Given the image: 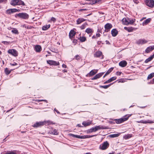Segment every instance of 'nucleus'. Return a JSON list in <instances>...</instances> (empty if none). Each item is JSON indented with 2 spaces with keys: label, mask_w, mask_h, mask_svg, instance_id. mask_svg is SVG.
Masks as SVG:
<instances>
[{
  "label": "nucleus",
  "mask_w": 154,
  "mask_h": 154,
  "mask_svg": "<svg viewBox=\"0 0 154 154\" xmlns=\"http://www.w3.org/2000/svg\"><path fill=\"white\" fill-rule=\"evenodd\" d=\"M93 32V30L92 29L89 28H87L85 30V32L88 34H92Z\"/></svg>",
  "instance_id": "cd10ccee"
},
{
  "label": "nucleus",
  "mask_w": 154,
  "mask_h": 154,
  "mask_svg": "<svg viewBox=\"0 0 154 154\" xmlns=\"http://www.w3.org/2000/svg\"><path fill=\"white\" fill-rule=\"evenodd\" d=\"M50 27V25H46L43 26L42 28V29L43 30H45L49 29Z\"/></svg>",
  "instance_id": "bb28decb"
},
{
  "label": "nucleus",
  "mask_w": 154,
  "mask_h": 154,
  "mask_svg": "<svg viewBox=\"0 0 154 154\" xmlns=\"http://www.w3.org/2000/svg\"><path fill=\"white\" fill-rule=\"evenodd\" d=\"M69 135L74 137H76L77 138H79L81 139L85 138L84 137H83V136L75 135L71 133L69 134Z\"/></svg>",
  "instance_id": "6ab92c4d"
},
{
  "label": "nucleus",
  "mask_w": 154,
  "mask_h": 154,
  "mask_svg": "<svg viewBox=\"0 0 154 154\" xmlns=\"http://www.w3.org/2000/svg\"><path fill=\"white\" fill-rule=\"evenodd\" d=\"M11 4L13 6L16 5H22L24 6V3L21 0H12L11 2Z\"/></svg>",
  "instance_id": "f03ea898"
},
{
  "label": "nucleus",
  "mask_w": 154,
  "mask_h": 154,
  "mask_svg": "<svg viewBox=\"0 0 154 154\" xmlns=\"http://www.w3.org/2000/svg\"><path fill=\"white\" fill-rule=\"evenodd\" d=\"M150 82L152 84H154V78Z\"/></svg>",
  "instance_id": "bf43d9fd"
},
{
  "label": "nucleus",
  "mask_w": 154,
  "mask_h": 154,
  "mask_svg": "<svg viewBox=\"0 0 154 154\" xmlns=\"http://www.w3.org/2000/svg\"><path fill=\"white\" fill-rule=\"evenodd\" d=\"M145 107V106H140V108H144Z\"/></svg>",
  "instance_id": "338daca9"
},
{
  "label": "nucleus",
  "mask_w": 154,
  "mask_h": 154,
  "mask_svg": "<svg viewBox=\"0 0 154 154\" xmlns=\"http://www.w3.org/2000/svg\"><path fill=\"white\" fill-rule=\"evenodd\" d=\"M85 20L83 18H79L76 21L77 24H79Z\"/></svg>",
  "instance_id": "b1692460"
},
{
  "label": "nucleus",
  "mask_w": 154,
  "mask_h": 154,
  "mask_svg": "<svg viewBox=\"0 0 154 154\" xmlns=\"http://www.w3.org/2000/svg\"><path fill=\"white\" fill-rule=\"evenodd\" d=\"M131 137V135H130V134H128V135H126L125 136V139H128V138H130Z\"/></svg>",
  "instance_id": "de8ad7c7"
},
{
  "label": "nucleus",
  "mask_w": 154,
  "mask_h": 154,
  "mask_svg": "<svg viewBox=\"0 0 154 154\" xmlns=\"http://www.w3.org/2000/svg\"><path fill=\"white\" fill-rule=\"evenodd\" d=\"M80 41L81 42H84L86 40V38L85 37L80 36L79 38Z\"/></svg>",
  "instance_id": "c9c22d12"
},
{
  "label": "nucleus",
  "mask_w": 154,
  "mask_h": 154,
  "mask_svg": "<svg viewBox=\"0 0 154 154\" xmlns=\"http://www.w3.org/2000/svg\"><path fill=\"white\" fill-rule=\"evenodd\" d=\"M97 136V134H95V135H86V136H83V137H84L85 138H91V137H94V136Z\"/></svg>",
  "instance_id": "79ce46f5"
},
{
  "label": "nucleus",
  "mask_w": 154,
  "mask_h": 154,
  "mask_svg": "<svg viewBox=\"0 0 154 154\" xmlns=\"http://www.w3.org/2000/svg\"><path fill=\"white\" fill-rule=\"evenodd\" d=\"M147 123H154V122L152 121L148 120H147Z\"/></svg>",
  "instance_id": "3c124183"
},
{
  "label": "nucleus",
  "mask_w": 154,
  "mask_h": 154,
  "mask_svg": "<svg viewBox=\"0 0 154 154\" xmlns=\"http://www.w3.org/2000/svg\"><path fill=\"white\" fill-rule=\"evenodd\" d=\"M51 20V21H53L54 22H55L56 21V19L54 17H52Z\"/></svg>",
  "instance_id": "5fc2aeb1"
},
{
  "label": "nucleus",
  "mask_w": 154,
  "mask_h": 154,
  "mask_svg": "<svg viewBox=\"0 0 154 154\" xmlns=\"http://www.w3.org/2000/svg\"><path fill=\"white\" fill-rule=\"evenodd\" d=\"M111 34L113 36L115 37L118 34V31L116 29H113L111 31Z\"/></svg>",
  "instance_id": "aec40b11"
},
{
  "label": "nucleus",
  "mask_w": 154,
  "mask_h": 154,
  "mask_svg": "<svg viewBox=\"0 0 154 154\" xmlns=\"http://www.w3.org/2000/svg\"><path fill=\"white\" fill-rule=\"evenodd\" d=\"M129 116L127 117H124L118 119H115L113 121L117 124H120L127 120L129 118Z\"/></svg>",
  "instance_id": "7ed1b4c3"
},
{
  "label": "nucleus",
  "mask_w": 154,
  "mask_h": 154,
  "mask_svg": "<svg viewBox=\"0 0 154 154\" xmlns=\"http://www.w3.org/2000/svg\"><path fill=\"white\" fill-rule=\"evenodd\" d=\"M107 75H106V74L105 73V74L103 76V78H104Z\"/></svg>",
  "instance_id": "774afa93"
},
{
  "label": "nucleus",
  "mask_w": 154,
  "mask_h": 154,
  "mask_svg": "<svg viewBox=\"0 0 154 154\" xmlns=\"http://www.w3.org/2000/svg\"><path fill=\"white\" fill-rule=\"evenodd\" d=\"M8 54H10L14 57H17L18 55V52L14 49H9L8 51Z\"/></svg>",
  "instance_id": "39448f33"
},
{
  "label": "nucleus",
  "mask_w": 154,
  "mask_h": 154,
  "mask_svg": "<svg viewBox=\"0 0 154 154\" xmlns=\"http://www.w3.org/2000/svg\"><path fill=\"white\" fill-rule=\"evenodd\" d=\"M100 33H97L96 35H93L92 38V39L97 38L98 37H100Z\"/></svg>",
  "instance_id": "4c0bfd02"
},
{
  "label": "nucleus",
  "mask_w": 154,
  "mask_h": 154,
  "mask_svg": "<svg viewBox=\"0 0 154 154\" xmlns=\"http://www.w3.org/2000/svg\"><path fill=\"white\" fill-rule=\"evenodd\" d=\"M104 73V72H101L96 74L93 78L91 79V80H93L100 78Z\"/></svg>",
  "instance_id": "9b49d317"
},
{
  "label": "nucleus",
  "mask_w": 154,
  "mask_h": 154,
  "mask_svg": "<svg viewBox=\"0 0 154 154\" xmlns=\"http://www.w3.org/2000/svg\"><path fill=\"white\" fill-rule=\"evenodd\" d=\"M154 58V54L152 55L151 56L149 57L148 58L146 59L145 60V63H147L148 62L151 61Z\"/></svg>",
  "instance_id": "5701e85b"
},
{
  "label": "nucleus",
  "mask_w": 154,
  "mask_h": 154,
  "mask_svg": "<svg viewBox=\"0 0 154 154\" xmlns=\"http://www.w3.org/2000/svg\"><path fill=\"white\" fill-rule=\"evenodd\" d=\"M112 25L110 23L106 24L104 26L105 32H107L110 31V29L112 28Z\"/></svg>",
  "instance_id": "0eeeda50"
},
{
  "label": "nucleus",
  "mask_w": 154,
  "mask_h": 154,
  "mask_svg": "<svg viewBox=\"0 0 154 154\" xmlns=\"http://www.w3.org/2000/svg\"><path fill=\"white\" fill-rule=\"evenodd\" d=\"M77 126L79 127H82V126H81V125L80 124H78L77 125Z\"/></svg>",
  "instance_id": "0e129e2a"
},
{
  "label": "nucleus",
  "mask_w": 154,
  "mask_h": 154,
  "mask_svg": "<svg viewBox=\"0 0 154 154\" xmlns=\"http://www.w3.org/2000/svg\"><path fill=\"white\" fill-rule=\"evenodd\" d=\"M94 128L96 131L100 129H104L108 128L107 127H106L105 126L103 125L96 126L94 127Z\"/></svg>",
  "instance_id": "1a4fd4ad"
},
{
  "label": "nucleus",
  "mask_w": 154,
  "mask_h": 154,
  "mask_svg": "<svg viewBox=\"0 0 154 154\" xmlns=\"http://www.w3.org/2000/svg\"><path fill=\"white\" fill-rule=\"evenodd\" d=\"M135 20V19H130L128 17L124 18L122 20V23L125 25L132 24L134 23Z\"/></svg>",
  "instance_id": "f257e3e1"
},
{
  "label": "nucleus",
  "mask_w": 154,
  "mask_h": 154,
  "mask_svg": "<svg viewBox=\"0 0 154 154\" xmlns=\"http://www.w3.org/2000/svg\"><path fill=\"white\" fill-rule=\"evenodd\" d=\"M133 2L136 3V4H137L139 3V1L137 0H133Z\"/></svg>",
  "instance_id": "6e6d98bb"
},
{
  "label": "nucleus",
  "mask_w": 154,
  "mask_h": 154,
  "mask_svg": "<svg viewBox=\"0 0 154 154\" xmlns=\"http://www.w3.org/2000/svg\"><path fill=\"white\" fill-rule=\"evenodd\" d=\"M111 84H109L107 85H105L104 86H100V87L101 88H103L104 89H107L108 88H109L110 86L111 85Z\"/></svg>",
  "instance_id": "58836bf2"
},
{
  "label": "nucleus",
  "mask_w": 154,
  "mask_h": 154,
  "mask_svg": "<svg viewBox=\"0 0 154 154\" xmlns=\"http://www.w3.org/2000/svg\"><path fill=\"white\" fill-rule=\"evenodd\" d=\"M51 134L54 135H57L58 134V133L57 131L55 130H52L51 131Z\"/></svg>",
  "instance_id": "f704fd0d"
},
{
  "label": "nucleus",
  "mask_w": 154,
  "mask_h": 154,
  "mask_svg": "<svg viewBox=\"0 0 154 154\" xmlns=\"http://www.w3.org/2000/svg\"><path fill=\"white\" fill-rule=\"evenodd\" d=\"M97 69H93L91 70L87 75H89L90 76H93L97 73Z\"/></svg>",
  "instance_id": "2eb2a0df"
},
{
  "label": "nucleus",
  "mask_w": 154,
  "mask_h": 154,
  "mask_svg": "<svg viewBox=\"0 0 154 154\" xmlns=\"http://www.w3.org/2000/svg\"><path fill=\"white\" fill-rule=\"evenodd\" d=\"M85 24H83L81 26V28L82 29H83L85 28Z\"/></svg>",
  "instance_id": "8fccbe9b"
},
{
  "label": "nucleus",
  "mask_w": 154,
  "mask_h": 154,
  "mask_svg": "<svg viewBox=\"0 0 154 154\" xmlns=\"http://www.w3.org/2000/svg\"><path fill=\"white\" fill-rule=\"evenodd\" d=\"M6 13L7 14H11L13 13L11 9H8L6 11Z\"/></svg>",
  "instance_id": "c03bdc74"
},
{
  "label": "nucleus",
  "mask_w": 154,
  "mask_h": 154,
  "mask_svg": "<svg viewBox=\"0 0 154 154\" xmlns=\"http://www.w3.org/2000/svg\"><path fill=\"white\" fill-rule=\"evenodd\" d=\"M96 132L95 131V129L94 127H93L87 131V132L88 133H90L93 132Z\"/></svg>",
  "instance_id": "c756f323"
},
{
  "label": "nucleus",
  "mask_w": 154,
  "mask_h": 154,
  "mask_svg": "<svg viewBox=\"0 0 154 154\" xmlns=\"http://www.w3.org/2000/svg\"><path fill=\"white\" fill-rule=\"evenodd\" d=\"M76 34V32H75L73 30H71L69 34V37L70 38H73L75 36Z\"/></svg>",
  "instance_id": "ddd939ff"
},
{
  "label": "nucleus",
  "mask_w": 154,
  "mask_h": 154,
  "mask_svg": "<svg viewBox=\"0 0 154 154\" xmlns=\"http://www.w3.org/2000/svg\"><path fill=\"white\" fill-rule=\"evenodd\" d=\"M154 76V72H152L148 75L147 79L149 80L152 79L153 77Z\"/></svg>",
  "instance_id": "473e14b6"
},
{
  "label": "nucleus",
  "mask_w": 154,
  "mask_h": 154,
  "mask_svg": "<svg viewBox=\"0 0 154 154\" xmlns=\"http://www.w3.org/2000/svg\"><path fill=\"white\" fill-rule=\"evenodd\" d=\"M12 71V70H9L7 68H6L5 70V72L7 75H8L10 74Z\"/></svg>",
  "instance_id": "7c9ffc66"
},
{
  "label": "nucleus",
  "mask_w": 154,
  "mask_h": 154,
  "mask_svg": "<svg viewBox=\"0 0 154 154\" xmlns=\"http://www.w3.org/2000/svg\"><path fill=\"white\" fill-rule=\"evenodd\" d=\"M138 122L142 123H143V124H146V123H147V121H143V120H141V121H140L139 122Z\"/></svg>",
  "instance_id": "a18cd8bd"
},
{
  "label": "nucleus",
  "mask_w": 154,
  "mask_h": 154,
  "mask_svg": "<svg viewBox=\"0 0 154 154\" xmlns=\"http://www.w3.org/2000/svg\"><path fill=\"white\" fill-rule=\"evenodd\" d=\"M102 55V53L100 51L96 52L94 54V56L97 57H100Z\"/></svg>",
  "instance_id": "4be33fe9"
},
{
  "label": "nucleus",
  "mask_w": 154,
  "mask_h": 154,
  "mask_svg": "<svg viewBox=\"0 0 154 154\" xmlns=\"http://www.w3.org/2000/svg\"><path fill=\"white\" fill-rule=\"evenodd\" d=\"M23 27L27 29H31L32 28V26H26L25 25H23Z\"/></svg>",
  "instance_id": "a19ab883"
},
{
  "label": "nucleus",
  "mask_w": 154,
  "mask_h": 154,
  "mask_svg": "<svg viewBox=\"0 0 154 154\" xmlns=\"http://www.w3.org/2000/svg\"><path fill=\"white\" fill-rule=\"evenodd\" d=\"M109 146V144L107 141L104 142L100 146V149L102 150L106 149Z\"/></svg>",
  "instance_id": "423d86ee"
},
{
  "label": "nucleus",
  "mask_w": 154,
  "mask_h": 154,
  "mask_svg": "<svg viewBox=\"0 0 154 154\" xmlns=\"http://www.w3.org/2000/svg\"><path fill=\"white\" fill-rule=\"evenodd\" d=\"M11 10H12V13L16 12L18 11L17 9L15 8L11 9Z\"/></svg>",
  "instance_id": "09e8293b"
},
{
  "label": "nucleus",
  "mask_w": 154,
  "mask_h": 154,
  "mask_svg": "<svg viewBox=\"0 0 154 154\" xmlns=\"http://www.w3.org/2000/svg\"><path fill=\"white\" fill-rule=\"evenodd\" d=\"M119 134H110L109 135V137L111 138H114L118 137L119 136Z\"/></svg>",
  "instance_id": "72a5a7b5"
},
{
  "label": "nucleus",
  "mask_w": 154,
  "mask_h": 154,
  "mask_svg": "<svg viewBox=\"0 0 154 154\" xmlns=\"http://www.w3.org/2000/svg\"><path fill=\"white\" fill-rule=\"evenodd\" d=\"M146 5L149 7L152 8L154 7V1L149 0L146 2Z\"/></svg>",
  "instance_id": "9d476101"
},
{
  "label": "nucleus",
  "mask_w": 154,
  "mask_h": 154,
  "mask_svg": "<svg viewBox=\"0 0 154 154\" xmlns=\"http://www.w3.org/2000/svg\"><path fill=\"white\" fill-rule=\"evenodd\" d=\"M121 73H122V72L118 71L116 72V74L117 75H121Z\"/></svg>",
  "instance_id": "864d4df0"
},
{
  "label": "nucleus",
  "mask_w": 154,
  "mask_h": 154,
  "mask_svg": "<svg viewBox=\"0 0 154 154\" xmlns=\"http://www.w3.org/2000/svg\"><path fill=\"white\" fill-rule=\"evenodd\" d=\"M14 34H18L19 33L18 30L16 28H14L11 31Z\"/></svg>",
  "instance_id": "e433bc0d"
},
{
  "label": "nucleus",
  "mask_w": 154,
  "mask_h": 154,
  "mask_svg": "<svg viewBox=\"0 0 154 154\" xmlns=\"http://www.w3.org/2000/svg\"><path fill=\"white\" fill-rule=\"evenodd\" d=\"M47 63L50 65H53L55 66H58L59 65V63L58 62L52 60H48L47 61Z\"/></svg>",
  "instance_id": "6e6552de"
},
{
  "label": "nucleus",
  "mask_w": 154,
  "mask_h": 154,
  "mask_svg": "<svg viewBox=\"0 0 154 154\" xmlns=\"http://www.w3.org/2000/svg\"><path fill=\"white\" fill-rule=\"evenodd\" d=\"M38 102H40V101H46V100H38Z\"/></svg>",
  "instance_id": "e2e57ef3"
},
{
  "label": "nucleus",
  "mask_w": 154,
  "mask_h": 154,
  "mask_svg": "<svg viewBox=\"0 0 154 154\" xmlns=\"http://www.w3.org/2000/svg\"><path fill=\"white\" fill-rule=\"evenodd\" d=\"M62 67L64 68H66V66L65 64H63L62 65Z\"/></svg>",
  "instance_id": "052dcab7"
},
{
  "label": "nucleus",
  "mask_w": 154,
  "mask_h": 154,
  "mask_svg": "<svg viewBox=\"0 0 154 154\" xmlns=\"http://www.w3.org/2000/svg\"><path fill=\"white\" fill-rule=\"evenodd\" d=\"M154 49V45L150 46L148 48L145 50V52L146 53H148L150 52L151 51Z\"/></svg>",
  "instance_id": "dca6fc26"
},
{
  "label": "nucleus",
  "mask_w": 154,
  "mask_h": 154,
  "mask_svg": "<svg viewBox=\"0 0 154 154\" xmlns=\"http://www.w3.org/2000/svg\"><path fill=\"white\" fill-rule=\"evenodd\" d=\"M10 65L11 66H15L17 65V63H10Z\"/></svg>",
  "instance_id": "4d7b16f0"
},
{
  "label": "nucleus",
  "mask_w": 154,
  "mask_h": 154,
  "mask_svg": "<svg viewBox=\"0 0 154 154\" xmlns=\"http://www.w3.org/2000/svg\"><path fill=\"white\" fill-rule=\"evenodd\" d=\"M44 123V125H49L51 124H55V123H54L53 122H52L50 120L48 121H43Z\"/></svg>",
  "instance_id": "412c9836"
},
{
  "label": "nucleus",
  "mask_w": 154,
  "mask_h": 154,
  "mask_svg": "<svg viewBox=\"0 0 154 154\" xmlns=\"http://www.w3.org/2000/svg\"><path fill=\"white\" fill-rule=\"evenodd\" d=\"M75 57L76 59L77 60H80V56L78 55H76L75 56Z\"/></svg>",
  "instance_id": "49530a36"
},
{
  "label": "nucleus",
  "mask_w": 154,
  "mask_h": 154,
  "mask_svg": "<svg viewBox=\"0 0 154 154\" xmlns=\"http://www.w3.org/2000/svg\"><path fill=\"white\" fill-rule=\"evenodd\" d=\"M34 50L37 52H40L42 50V48L40 45H36L34 48Z\"/></svg>",
  "instance_id": "a211bd4d"
},
{
  "label": "nucleus",
  "mask_w": 154,
  "mask_h": 154,
  "mask_svg": "<svg viewBox=\"0 0 154 154\" xmlns=\"http://www.w3.org/2000/svg\"><path fill=\"white\" fill-rule=\"evenodd\" d=\"M44 125V123L43 122V121H42L36 122L33 125V126L34 127L37 128L38 127H40Z\"/></svg>",
  "instance_id": "f8f14e48"
},
{
  "label": "nucleus",
  "mask_w": 154,
  "mask_h": 154,
  "mask_svg": "<svg viewBox=\"0 0 154 154\" xmlns=\"http://www.w3.org/2000/svg\"><path fill=\"white\" fill-rule=\"evenodd\" d=\"M124 29L128 31V32H132L133 30V29L134 28L132 27H125L124 28Z\"/></svg>",
  "instance_id": "a878e982"
},
{
  "label": "nucleus",
  "mask_w": 154,
  "mask_h": 154,
  "mask_svg": "<svg viewBox=\"0 0 154 154\" xmlns=\"http://www.w3.org/2000/svg\"><path fill=\"white\" fill-rule=\"evenodd\" d=\"M110 82H110V81L109 80V79L108 80L106 81V82H104V84H106L109 83Z\"/></svg>",
  "instance_id": "603ef678"
},
{
  "label": "nucleus",
  "mask_w": 154,
  "mask_h": 154,
  "mask_svg": "<svg viewBox=\"0 0 154 154\" xmlns=\"http://www.w3.org/2000/svg\"><path fill=\"white\" fill-rule=\"evenodd\" d=\"M113 67H111V68L109 69L106 72V75H108L113 70Z\"/></svg>",
  "instance_id": "ea45409f"
},
{
  "label": "nucleus",
  "mask_w": 154,
  "mask_h": 154,
  "mask_svg": "<svg viewBox=\"0 0 154 154\" xmlns=\"http://www.w3.org/2000/svg\"><path fill=\"white\" fill-rule=\"evenodd\" d=\"M109 122L110 123H115V122H112V121H109Z\"/></svg>",
  "instance_id": "69168bd1"
},
{
  "label": "nucleus",
  "mask_w": 154,
  "mask_h": 154,
  "mask_svg": "<svg viewBox=\"0 0 154 154\" xmlns=\"http://www.w3.org/2000/svg\"><path fill=\"white\" fill-rule=\"evenodd\" d=\"M54 110L56 111L57 113H60V112H59L56 109H54Z\"/></svg>",
  "instance_id": "680f3d73"
},
{
  "label": "nucleus",
  "mask_w": 154,
  "mask_h": 154,
  "mask_svg": "<svg viewBox=\"0 0 154 154\" xmlns=\"http://www.w3.org/2000/svg\"><path fill=\"white\" fill-rule=\"evenodd\" d=\"M127 65V62L125 60H122L119 63V66L122 67H125Z\"/></svg>",
  "instance_id": "f3484780"
},
{
  "label": "nucleus",
  "mask_w": 154,
  "mask_h": 154,
  "mask_svg": "<svg viewBox=\"0 0 154 154\" xmlns=\"http://www.w3.org/2000/svg\"><path fill=\"white\" fill-rule=\"evenodd\" d=\"M6 0H0V3H1L2 2H5Z\"/></svg>",
  "instance_id": "13d9d810"
},
{
  "label": "nucleus",
  "mask_w": 154,
  "mask_h": 154,
  "mask_svg": "<svg viewBox=\"0 0 154 154\" xmlns=\"http://www.w3.org/2000/svg\"><path fill=\"white\" fill-rule=\"evenodd\" d=\"M91 123V122H82V124L85 126H87L89 125Z\"/></svg>",
  "instance_id": "c85d7f7f"
},
{
  "label": "nucleus",
  "mask_w": 154,
  "mask_h": 154,
  "mask_svg": "<svg viewBox=\"0 0 154 154\" xmlns=\"http://www.w3.org/2000/svg\"><path fill=\"white\" fill-rule=\"evenodd\" d=\"M151 20V18H148L145 20L142 23L143 26H144L147 25L149 23Z\"/></svg>",
  "instance_id": "393cba45"
},
{
  "label": "nucleus",
  "mask_w": 154,
  "mask_h": 154,
  "mask_svg": "<svg viewBox=\"0 0 154 154\" xmlns=\"http://www.w3.org/2000/svg\"><path fill=\"white\" fill-rule=\"evenodd\" d=\"M147 42V41L144 39H140L138 40L136 42L138 44H143Z\"/></svg>",
  "instance_id": "4468645a"
},
{
  "label": "nucleus",
  "mask_w": 154,
  "mask_h": 154,
  "mask_svg": "<svg viewBox=\"0 0 154 154\" xmlns=\"http://www.w3.org/2000/svg\"><path fill=\"white\" fill-rule=\"evenodd\" d=\"M116 76H114L113 77L111 78H110V79H109V80L110 81V82H112V81L115 80L116 79Z\"/></svg>",
  "instance_id": "37998d69"
},
{
  "label": "nucleus",
  "mask_w": 154,
  "mask_h": 154,
  "mask_svg": "<svg viewBox=\"0 0 154 154\" xmlns=\"http://www.w3.org/2000/svg\"><path fill=\"white\" fill-rule=\"evenodd\" d=\"M5 154H17L15 151H8Z\"/></svg>",
  "instance_id": "2f4dec72"
},
{
  "label": "nucleus",
  "mask_w": 154,
  "mask_h": 154,
  "mask_svg": "<svg viewBox=\"0 0 154 154\" xmlns=\"http://www.w3.org/2000/svg\"><path fill=\"white\" fill-rule=\"evenodd\" d=\"M16 15L20 18L23 19H27L29 17L28 14L25 13H19Z\"/></svg>",
  "instance_id": "20e7f679"
}]
</instances>
